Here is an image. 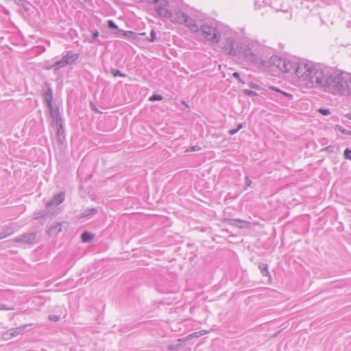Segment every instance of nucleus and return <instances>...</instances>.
Instances as JSON below:
<instances>
[{
    "instance_id": "obj_4",
    "label": "nucleus",
    "mask_w": 351,
    "mask_h": 351,
    "mask_svg": "<svg viewBox=\"0 0 351 351\" xmlns=\"http://www.w3.org/2000/svg\"><path fill=\"white\" fill-rule=\"evenodd\" d=\"M221 39L225 40L223 46L224 51L231 56L237 57L240 51V45L236 44L233 33L230 32L228 34L223 33Z\"/></svg>"
},
{
    "instance_id": "obj_33",
    "label": "nucleus",
    "mask_w": 351,
    "mask_h": 351,
    "mask_svg": "<svg viewBox=\"0 0 351 351\" xmlns=\"http://www.w3.org/2000/svg\"><path fill=\"white\" fill-rule=\"evenodd\" d=\"M272 89L280 93L281 94L284 95L285 97H288L289 99H292V97H293L292 95H291L289 93L283 92V91L280 90L279 89L275 88L274 87H272Z\"/></svg>"
},
{
    "instance_id": "obj_15",
    "label": "nucleus",
    "mask_w": 351,
    "mask_h": 351,
    "mask_svg": "<svg viewBox=\"0 0 351 351\" xmlns=\"http://www.w3.org/2000/svg\"><path fill=\"white\" fill-rule=\"evenodd\" d=\"M187 16L188 15L185 12H184L181 10H179L176 13L175 18L171 19V21L173 22H177L180 24H182V23H184V22L186 21V20L187 19Z\"/></svg>"
},
{
    "instance_id": "obj_23",
    "label": "nucleus",
    "mask_w": 351,
    "mask_h": 351,
    "mask_svg": "<svg viewBox=\"0 0 351 351\" xmlns=\"http://www.w3.org/2000/svg\"><path fill=\"white\" fill-rule=\"evenodd\" d=\"M68 65L64 59L63 58H61L60 60H57L53 63V66H55V71L61 69L62 67H64L65 66Z\"/></svg>"
},
{
    "instance_id": "obj_9",
    "label": "nucleus",
    "mask_w": 351,
    "mask_h": 351,
    "mask_svg": "<svg viewBox=\"0 0 351 351\" xmlns=\"http://www.w3.org/2000/svg\"><path fill=\"white\" fill-rule=\"evenodd\" d=\"M50 115L52 118V125L54 126L62 125L64 123L63 119L58 107L52 108L49 109Z\"/></svg>"
},
{
    "instance_id": "obj_35",
    "label": "nucleus",
    "mask_w": 351,
    "mask_h": 351,
    "mask_svg": "<svg viewBox=\"0 0 351 351\" xmlns=\"http://www.w3.org/2000/svg\"><path fill=\"white\" fill-rule=\"evenodd\" d=\"M245 189H247V188L250 186L252 184V181L250 180V179L249 178L248 176H246L245 178Z\"/></svg>"
},
{
    "instance_id": "obj_1",
    "label": "nucleus",
    "mask_w": 351,
    "mask_h": 351,
    "mask_svg": "<svg viewBox=\"0 0 351 351\" xmlns=\"http://www.w3.org/2000/svg\"><path fill=\"white\" fill-rule=\"evenodd\" d=\"M297 77L311 84L312 86L322 88L333 95H348L351 92V74L335 71L319 65H300L296 70Z\"/></svg>"
},
{
    "instance_id": "obj_14",
    "label": "nucleus",
    "mask_w": 351,
    "mask_h": 351,
    "mask_svg": "<svg viewBox=\"0 0 351 351\" xmlns=\"http://www.w3.org/2000/svg\"><path fill=\"white\" fill-rule=\"evenodd\" d=\"M117 36H124L131 40H136L138 38V35L136 33L132 31H124L123 29H118V32H114Z\"/></svg>"
},
{
    "instance_id": "obj_8",
    "label": "nucleus",
    "mask_w": 351,
    "mask_h": 351,
    "mask_svg": "<svg viewBox=\"0 0 351 351\" xmlns=\"http://www.w3.org/2000/svg\"><path fill=\"white\" fill-rule=\"evenodd\" d=\"M300 65H308L309 66H314L313 64L306 63H293L291 61L286 59L284 68L282 69V73H288L293 71L297 76L296 70Z\"/></svg>"
},
{
    "instance_id": "obj_17",
    "label": "nucleus",
    "mask_w": 351,
    "mask_h": 351,
    "mask_svg": "<svg viewBox=\"0 0 351 351\" xmlns=\"http://www.w3.org/2000/svg\"><path fill=\"white\" fill-rule=\"evenodd\" d=\"M183 24L185 25L187 27H189L190 30L192 32H197L199 30L198 27L195 23V21L192 18H190L189 16H187V19L186 21L184 22Z\"/></svg>"
},
{
    "instance_id": "obj_18",
    "label": "nucleus",
    "mask_w": 351,
    "mask_h": 351,
    "mask_svg": "<svg viewBox=\"0 0 351 351\" xmlns=\"http://www.w3.org/2000/svg\"><path fill=\"white\" fill-rule=\"evenodd\" d=\"M62 223H59L54 226H51L47 230L48 234L49 236H55L58 234L62 230Z\"/></svg>"
},
{
    "instance_id": "obj_10",
    "label": "nucleus",
    "mask_w": 351,
    "mask_h": 351,
    "mask_svg": "<svg viewBox=\"0 0 351 351\" xmlns=\"http://www.w3.org/2000/svg\"><path fill=\"white\" fill-rule=\"evenodd\" d=\"M65 199V192L62 191L53 195V198L49 200L47 204V208H50L53 206H58L62 203Z\"/></svg>"
},
{
    "instance_id": "obj_30",
    "label": "nucleus",
    "mask_w": 351,
    "mask_h": 351,
    "mask_svg": "<svg viewBox=\"0 0 351 351\" xmlns=\"http://www.w3.org/2000/svg\"><path fill=\"white\" fill-rule=\"evenodd\" d=\"M243 93L245 95H247L249 97H254V96H257L258 94L253 91V90H249V89H244L243 90Z\"/></svg>"
},
{
    "instance_id": "obj_43",
    "label": "nucleus",
    "mask_w": 351,
    "mask_h": 351,
    "mask_svg": "<svg viewBox=\"0 0 351 351\" xmlns=\"http://www.w3.org/2000/svg\"><path fill=\"white\" fill-rule=\"evenodd\" d=\"M237 132H238V129L236 128V129L230 130L229 131V134L230 135H233V134H235Z\"/></svg>"
},
{
    "instance_id": "obj_27",
    "label": "nucleus",
    "mask_w": 351,
    "mask_h": 351,
    "mask_svg": "<svg viewBox=\"0 0 351 351\" xmlns=\"http://www.w3.org/2000/svg\"><path fill=\"white\" fill-rule=\"evenodd\" d=\"M56 127L57 135L58 136H60L61 135L64 134V123L62 125H56Z\"/></svg>"
},
{
    "instance_id": "obj_20",
    "label": "nucleus",
    "mask_w": 351,
    "mask_h": 351,
    "mask_svg": "<svg viewBox=\"0 0 351 351\" xmlns=\"http://www.w3.org/2000/svg\"><path fill=\"white\" fill-rule=\"evenodd\" d=\"M94 234L89 232H84L81 234V240L84 243H90L93 241Z\"/></svg>"
},
{
    "instance_id": "obj_6",
    "label": "nucleus",
    "mask_w": 351,
    "mask_h": 351,
    "mask_svg": "<svg viewBox=\"0 0 351 351\" xmlns=\"http://www.w3.org/2000/svg\"><path fill=\"white\" fill-rule=\"evenodd\" d=\"M285 58H279L277 56H268V66H265V68H276L280 71L282 72L285 63Z\"/></svg>"
},
{
    "instance_id": "obj_50",
    "label": "nucleus",
    "mask_w": 351,
    "mask_h": 351,
    "mask_svg": "<svg viewBox=\"0 0 351 351\" xmlns=\"http://www.w3.org/2000/svg\"><path fill=\"white\" fill-rule=\"evenodd\" d=\"M0 240H1V238H0Z\"/></svg>"
},
{
    "instance_id": "obj_41",
    "label": "nucleus",
    "mask_w": 351,
    "mask_h": 351,
    "mask_svg": "<svg viewBox=\"0 0 351 351\" xmlns=\"http://www.w3.org/2000/svg\"><path fill=\"white\" fill-rule=\"evenodd\" d=\"M324 150H326V151H327V152H333V150H334V147H333V146H332V145H329V146L326 147L324 149Z\"/></svg>"
},
{
    "instance_id": "obj_37",
    "label": "nucleus",
    "mask_w": 351,
    "mask_h": 351,
    "mask_svg": "<svg viewBox=\"0 0 351 351\" xmlns=\"http://www.w3.org/2000/svg\"><path fill=\"white\" fill-rule=\"evenodd\" d=\"M232 76L236 78V79H238L239 82H242L243 84H244V82L243 81L242 79H241L240 77V75L239 73L237 72H234L233 74H232Z\"/></svg>"
},
{
    "instance_id": "obj_38",
    "label": "nucleus",
    "mask_w": 351,
    "mask_h": 351,
    "mask_svg": "<svg viewBox=\"0 0 351 351\" xmlns=\"http://www.w3.org/2000/svg\"><path fill=\"white\" fill-rule=\"evenodd\" d=\"M149 3L155 4L156 6L161 2H165V0H147Z\"/></svg>"
},
{
    "instance_id": "obj_32",
    "label": "nucleus",
    "mask_w": 351,
    "mask_h": 351,
    "mask_svg": "<svg viewBox=\"0 0 351 351\" xmlns=\"http://www.w3.org/2000/svg\"><path fill=\"white\" fill-rule=\"evenodd\" d=\"M343 155L345 158L351 160V149L347 148L344 150Z\"/></svg>"
},
{
    "instance_id": "obj_39",
    "label": "nucleus",
    "mask_w": 351,
    "mask_h": 351,
    "mask_svg": "<svg viewBox=\"0 0 351 351\" xmlns=\"http://www.w3.org/2000/svg\"><path fill=\"white\" fill-rule=\"evenodd\" d=\"M339 130L343 133V134H351V132L348 130H346V129H343L341 127H339Z\"/></svg>"
},
{
    "instance_id": "obj_11",
    "label": "nucleus",
    "mask_w": 351,
    "mask_h": 351,
    "mask_svg": "<svg viewBox=\"0 0 351 351\" xmlns=\"http://www.w3.org/2000/svg\"><path fill=\"white\" fill-rule=\"evenodd\" d=\"M45 88L44 93L45 102L49 109L52 108H53L52 104L53 99L52 88L49 84H45Z\"/></svg>"
},
{
    "instance_id": "obj_5",
    "label": "nucleus",
    "mask_w": 351,
    "mask_h": 351,
    "mask_svg": "<svg viewBox=\"0 0 351 351\" xmlns=\"http://www.w3.org/2000/svg\"><path fill=\"white\" fill-rule=\"evenodd\" d=\"M40 240L39 237L36 232H25L14 239L16 243H21L24 244L32 245L37 243Z\"/></svg>"
},
{
    "instance_id": "obj_31",
    "label": "nucleus",
    "mask_w": 351,
    "mask_h": 351,
    "mask_svg": "<svg viewBox=\"0 0 351 351\" xmlns=\"http://www.w3.org/2000/svg\"><path fill=\"white\" fill-rule=\"evenodd\" d=\"M162 99V97L160 95L154 94L149 97L151 101H160Z\"/></svg>"
},
{
    "instance_id": "obj_49",
    "label": "nucleus",
    "mask_w": 351,
    "mask_h": 351,
    "mask_svg": "<svg viewBox=\"0 0 351 351\" xmlns=\"http://www.w3.org/2000/svg\"><path fill=\"white\" fill-rule=\"evenodd\" d=\"M243 128V125L241 123L239 124L237 129H238V131Z\"/></svg>"
},
{
    "instance_id": "obj_25",
    "label": "nucleus",
    "mask_w": 351,
    "mask_h": 351,
    "mask_svg": "<svg viewBox=\"0 0 351 351\" xmlns=\"http://www.w3.org/2000/svg\"><path fill=\"white\" fill-rule=\"evenodd\" d=\"M16 3L21 7L26 12H29L30 8L28 3L25 2L23 0H17L16 1Z\"/></svg>"
},
{
    "instance_id": "obj_12",
    "label": "nucleus",
    "mask_w": 351,
    "mask_h": 351,
    "mask_svg": "<svg viewBox=\"0 0 351 351\" xmlns=\"http://www.w3.org/2000/svg\"><path fill=\"white\" fill-rule=\"evenodd\" d=\"M15 232L14 225L9 224L2 227V230L0 232V238L1 239L12 235Z\"/></svg>"
},
{
    "instance_id": "obj_34",
    "label": "nucleus",
    "mask_w": 351,
    "mask_h": 351,
    "mask_svg": "<svg viewBox=\"0 0 351 351\" xmlns=\"http://www.w3.org/2000/svg\"><path fill=\"white\" fill-rule=\"evenodd\" d=\"M48 319L50 320V321H53V322H58L60 320V317L58 316V315H49V317H48Z\"/></svg>"
},
{
    "instance_id": "obj_40",
    "label": "nucleus",
    "mask_w": 351,
    "mask_h": 351,
    "mask_svg": "<svg viewBox=\"0 0 351 351\" xmlns=\"http://www.w3.org/2000/svg\"><path fill=\"white\" fill-rule=\"evenodd\" d=\"M200 336L199 335V332H194V333H192L191 335H189L188 336L189 339L190 338H192V337H199Z\"/></svg>"
},
{
    "instance_id": "obj_47",
    "label": "nucleus",
    "mask_w": 351,
    "mask_h": 351,
    "mask_svg": "<svg viewBox=\"0 0 351 351\" xmlns=\"http://www.w3.org/2000/svg\"><path fill=\"white\" fill-rule=\"evenodd\" d=\"M200 149V147L198 146H194L192 147V151H198Z\"/></svg>"
},
{
    "instance_id": "obj_29",
    "label": "nucleus",
    "mask_w": 351,
    "mask_h": 351,
    "mask_svg": "<svg viewBox=\"0 0 351 351\" xmlns=\"http://www.w3.org/2000/svg\"><path fill=\"white\" fill-rule=\"evenodd\" d=\"M156 40V31L152 29L150 32V36L147 38V40L149 42H154Z\"/></svg>"
},
{
    "instance_id": "obj_46",
    "label": "nucleus",
    "mask_w": 351,
    "mask_h": 351,
    "mask_svg": "<svg viewBox=\"0 0 351 351\" xmlns=\"http://www.w3.org/2000/svg\"><path fill=\"white\" fill-rule=\"evenodd\" d=\"M45 69H47V70H50V69H55V66H53V64L51 65H49V66H47L45 67Z\"/></svg>"
},
{
    "instance_id": "obj_2",
    "label": "nucleus",
    "mask_w": 351,
    "mask_h": 351,
    "mask_svg": "<svg viewBox=\"0 0 351 351\" xmlns=\"http://www.w3.org/2000/svg\"><path fill=\"white\" fill-rule=\"evenodd\" d=\"M268 49L257 42L240 45L237 58L256 67L268 66Z\"/></svg>"
},
{
    "instance_id": "obj_7",
    "label": "nucleus",
    "mask_w": 351,
    "mask_h": 351,
    "mask_svg": "<svg viewBox=\"0 0 351 351\" xmlns=\"http://www.w3.org/2000/svg\"><path fill=\"white\" fill-rule=\"evenodd\" d=\"M167 2L165 0V2L160 3L155 10L160 16L171 19L173 17V14L167 8Z\"/></svg>"
},
{
    "instance_id": "obj_13",
    "label": "nucleus",
    "mask_w": 351,
    "mask_h": 351,
    "mask_svg": "<svg viewBox=\"0 0 351 351\" xmlns=\"http://www.w3.org/2000/svg\"><path fill=\"white\" fill-rule=\"evenodd\" d=\"M67 64H73L79 58V53H73L71 51H66V53L62 56Z\"/></svg>"
},
{
    "instance_id": "obj_28",
    "label": "nucleus",
    "mask_w": 351,
    "mask_h": 351,
    "mask_svg": "<svg viewBox=\"0 0 351 351\" xmlns=\"http://www.w3.org/2000/svg\"><path fill=\"white\" fill-rule=\"evenodd\" d=\"M108 27L110 29H115L116 32H118L119 27L116 25V23L112 20H108Z\"/></svg>"
},
{
    "instance_id": "obj_48",
    "label": "nucleus",
    "mask_w": 351,
    "mask_h": 351,
    "mask_svg": "<svg viewBox=\"0 0 351 351\" xmlns=\"http://www.w3.org/2000/svg\"><path fill=\"white\" fill-rule=\"evenodd\" d=\"M174 348H175V346L173 345H170V346H168V349L170 351L174 350Z\"/></svg>"
},
{
    "instance_id": "obj_3",
    "label": "nucleus",
    "mask_w": 351,
    "mask_h": 351,
    "mask_svg": "<svg viewBox=\"0 0 351 351\" xmlns=\"http://www.w3.org/2000/svg\"><path fill=\"white\" fill-rule=\"evenodd\" d=\"M221 29V27L207 24H204L200 27L205 38L213 43H217L222 38Z\"/></svg>"
},
{
    "instance_id": "obj_42",
    "label": "nucleus",
    "mask_w": 351,
    "mask_h": 351,
    "mask_svg": "<svg viewBox=\"0 0 351 351\" xmlns=\"http://www.w3.org/2000/svg\"><path fill=\"white\" fill-rule=\"evenodd\" d=\"M250 86L252 88H254V89H259V88H260L258 85H257V84H254V83H252V82H251V83L250 84Z\"/></svg>"
},
{
    "instance_id": "obj_24",
    "label": "nucleus",
    "mask_w": 351,
    "mask_h": 351,
    "mask_svg": "<svg viewBox=\"0 0 351 351\" xmlns=\"http://www.w3.org/2000/svg\"><path fill=\"white\" fill-rule=\"evenodd\" d=\"M68 65L64 59L63 58H61L60 60H57L53 63V66H55V71L61 69L62 67H64L65 66Z\"/></svg>"
},
{
    "instance_id": "obj_21",
    "label": "nucleus",
    "mask_w": 351,
    "mask_h": 351,
    "mask_svg": "<svg viewBox=\"0 0 351 351\" xmlns=\"http://www.w3.org/2000/svg\"><path fill=\"white\" fill-rule=\"evenodd\" d=\"M258 268L264 276H268L270 278L269 272L268 271V265L267 264H259Z\"/></svg>"
},
{
    "instance_id": "obj_19",
    "label": "nucleus",
    "mask_w": 351,
    "mask_h": 351,
    "mask_svg": "<svg viewBox=\"0 0 351 351\" xmlns=\"http://www.w3.org/2000/svg\"><path fill=\"white\" fill-rule=\"evenodd\" d=\"M247 221H245L243 220H241L239 219H228V223L230 226L238 227L239 228H243V226L241 225V223H246Z\"/></svg>"
},
{
    "instance_id": "obj_22",
    "label": "nucleus",
    "mask_w": 351,
    "mask_h": 351,
    "mask_svg": "<svg viewBox=\"0 0 351 351\" xmlns=\"http://www.w3.org/2000/svg\"><path fill=\"white\" fill-rule=\"evenodd\" d=\"M49 215V211L47 210H41L34 214V219H39L46 217Z\"/></svg>"
},
{
    "instance_id": "obj_45",
    "label": "nucleus",
    "mask_w": 351,
    "mask_h": 351,
    "mask_svg": "<svg viewBox=\"0 0 351 351\" xmlns=\"http://www.w3.org/2000/svg\"><path fill=\"white\" fill-rule=\"evenodd\" d=\"M99 36V32L97 31H95L93 34V37L94 39H96Z\"/></svg>"
},
{
    "instance_id": "obj_26",
    "label": "nucleus",
    "mask_w": 351,
    "mask_h": 351,
    "mask_svg": "<svg viewBox=\"0 0 351 351\" xmlns=\"http://www.w3.org/2000/svg\"><path fill=\"white\" fill-rule=\"evenodd\" d=\"M110 72L112 74L114 77H125L126 75L123 73L120 70L111 68Z\"/></svg>"
},
{
    "instance_id": "obj_16",
    "label": "nucleus",
    "mask_w": 351,
    "mask_h": 351,
    "mask_svg": "<svg viewBox=\"0 0 351 351\" xmlns=\"http://www.w3.org/2000/svg\"><path fill=\"white\" fill-rule=\"evenodd\" d=\"M98 213V210L96 208H88L82 213L77 215L76 217L77 219H83L96 215Z\"/></svg>"
},
{
    "instance_id": "obj_44",
    "label": "nucleus",
    "mask_w": 351,
    "mask_h": 351,
    "mask_svg": "<svg viewBox=\"0 0 351 351\" xmlns=\"http://www.w3.org/2000/svg\"><path fill=\"white\" fill-rule=\"evenodd\" d=\"M0 309H2V310H12L13 308H7L5 306V305L1 304V307H0Z\"/></svg>"
},
{
    "instance_id": "obj_36",
    "label": "nucleus",
    "mask_w": 351,
    "mask_h": 351,
    "mask_svg": "<svg viewBox=\"0 0 351 351\" xmlns=\"http://www.w3.org/2000/svg\"><path fill=\"white\" fill-rule=\"evenodd\" d=\"M319 112L323 115H328L330 113L328 109L325 108H319Z\"/></svg>"
}]
</instances>
